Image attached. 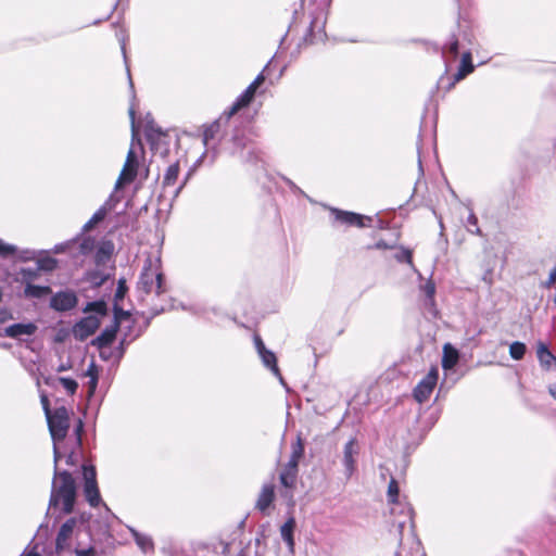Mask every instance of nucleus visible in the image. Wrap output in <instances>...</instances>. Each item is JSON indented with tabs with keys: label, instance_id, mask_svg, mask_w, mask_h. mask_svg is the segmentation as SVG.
Wrapping results in <instances>:
<instances>
[{
	"label": "nucleus",
	"instance_id": "1",
	"mask_svg": "<svg viewBox=\"0 0 556 556\" xmlns=\"http://www.w3.org/2000/svg\"><path fill=\"white\" fill-rule=\"evenodd\" d=\"M48 428L53 441V460L54 472L51 485V494L47 514H54L60 504L61 511L56 518L62 515L73 513L76 503V482L68 470H60L59 462L62 456L61 443L64 441L70 429V413L65 406L56 407L51 415L47 417Z\"/></svg>",
	"mask_w": 556,
	"mask_h": 556
},
{
	"label": "nucleus",
	"instance_id": "2",
	"mask_svg": "<svg viewBox=\"0 0 556 556\" xmlns=\"http://www.w3.org/2000/svg\"><path fill=\"white\" fill-rule=\"evenodd\" d=\"M243 109V92H241L233 104L224 111V113L212 124L206 126L203 131L202 142L208 147L211 141L223 131L224 136L229 137L235 143L241 146L243 130L241 128L243 122L238 113Z\"/></svg>",
	"mask_w": 556,
	"mask_h": 556
},
{
	"label": "nucleus",
	"instance_id": "3",
	"mask_svg": "<svg viewBox=\"0 0 556 556\" xmlns=\"http://www.w3.org/2000/svg\"><path fill=\"white\" fill-rule=\"evenodd\" d=\"M138 288L146 294L154 291L157 295H161L166 291L164 275L160 269L159 260L153 262L148 258L146 261L138 281Z\"/></svg>",
	"mask_w": 556,
	"mask_h": 556
},
{
	"label": "nucleus",
	"instance_id": "4",
	"mask_svg": "<svg viewBox=\"0 0 556 556\" xmlns=\"http://www.w3.org/2000/svg\"><path fill=\"white\" fill-rule=\"evenodd\" d=\"M81 468L84 479L83 493L85 500L91 507H97L102 504L105 507L106 511H110L108 506L102 502L97 482V471L94 466L85 464L83 465Z\"/></svg>",
	"mask_w": 556,
	"mask_h": 556
},
{
	"label": "nucleus",
	"instance_id": "5",
	"mask_svg": "<svg viewBox=\"0 0 556 556\" xmlns=\"http://www.w3.org/2000/svg\"><path fill=\"white\" fill-rule=\"evenodd\" d=\"M87 520L85 515H81L80 518L72 517L67 519L61 526L55 539V549L58 553L70 547V540L74 534L78 535L81 531L86 532Z\"/></svg>",
	"mask_w": 556,
	"mask_h": 556
},
{
	"label": "nucleus",
	"instance_id": "6",
	"mask_svg": "<svg viewBox=\"0 0 556 556\" xmlns=\"http://www.w3.org/2000/svg\"><path fill=\"white\" fill-rule=\"evenodd\" d=\"M439 378L437 368H431L430 371L419 381L414 389V397L417 402L424 403L431 395Z\"/></svg>",
	"mask_w": 556,
	"mask_h": 556
},
{
	"label": "nucleus",
	"instance_id": "7",
	"mask_svg": "<svg viewBox=\"0 0 556 556\" xmlns=\"http://www.w3.org/2000/svg\"><path fill=\"white\" fill-rule=\"evenodd\" d=\"M99 326L100 320L97 316H86L74 325L73 336L78 341H85L97 331Z\"/></svg>",
	"mask_w": 556,
	"mask_h": 556
},
{
	"label": "nucleus",
	"instance_id": "8",
	"mask_svg": "<svg viewBox=\"0 0 556 556\" xmlns=\"http://www.w3.org/2000/svg\"><path fill=\"white\" fill-rule=\"evenodd\" d=\"M359 454V447L355 438L350 439L343 447L342 463L345 470V477L349 479L356 470V459Z\"/></svg>",
	"mask_w": 556,
	"mask_h": 556
},
{
	"label": "nucleus",
	"instance_id": "9",
	"mask_svg": "<svg viewBox=\"0 0 556 556\" xmlns=\"http://www.w3.org/2000/svg\"><path fill=\"white\" fill-rule=\"evenodd\" d=\"M78 299L74 291H59L50 299V307L56 312H67L77 305Z\"/></svg>",
	"mask_w": 556,
	"mask_h": 556
},
{
	"label": "nucleus",
	"instance_id": "10",
	"mask_svg": "<svg viewBox=\"0 0 556 556\" xmlns=\"http://www.w3.org/2000/svg\"><path fill=\"white\" fill-rule=\"evenodd\" d=\"M138 160L132 148L129 149L124 167L115 184V189H118L124 184H129L135 180L137 176Z\"/></svg>",
	"mask_w": 556,
	"mask_h": 556
},
{
	"label": "nucleus",
	"instance_id": "11",
	"mask_svg": "<svg viewBox=\"0 0 556 556\" xmlns=\"http://www.w3.org/2000/svg\"><path fill=\"white\" fill-rule=\"evenodd\" d=\"M0 256L2 258L15 257L18 261L28 262L37 257V252L31 249L20 250L16 245L5 243L0 239Z\"/></svg>",
	"mask_w": 556,
	"mask_h": 556
},
{
	"label": "nucleus",
	"instance_id": "12",
	"mask_svg": "<svg viewBox=\"0 0 556 556\" xmlns=\"http://www.w3.org/2000/svg\"><path fill=\"white\" fill-rule=\"evenodd\" d=\"M269 63L263 68V71L255 77V79L245 88V116L248 115V111L250 108V102L252 99L262 94L265 91V81L268 75Z\"/></svg>",
	"mask_w": 556,
	"mask_h": 556
},
{
	"label": "nucleus",
	"instance_id": "13",
	"mask_svg": "<svg viewBox=\"0 0 556 556\" xmlns=\"http://www.w3.org/2000/svg\"><path fill=\"white\" fill-rule=\"evenodd\" d=\"M37 331V326L29 323H17L4 328L3 336L12 339H22L23 336H33Z\"/></svg>",
	"mask_w": 556,
	"mask_h": 556
},
{
	"label": "nucleus",
	"instance_id": "14",
	"mask_svg": "<svg viewBox=\"0 0 556 556\" xmlns=\"http://www.w3.org/2000/svg\"><path fill=\"white\" fill-rule=\"evenodd\" d=\"M115 206V200L113 195H110L109 199L93 213L91 218L83 226V231H90L97 224L102 222L109 212H111Z\"/></svg>",
	"mask_w": 556,
	"mask_h": 556
},
{
	"label": "nucleus",
	"instance_id": "15",
	"mask_svg": "<svg viewBox=\"0 0 556 556\" xmlns=\"http://www.w3.org/2000/svg\"><path fill=\"white\" fill-rule=\"evenodd\" d=\"M331 212L334 215L337 222L349 226L364 227V219L371 222V217H366L353 212L341 211L338 208H332Z\"/></svg>",
	"mask_w": 556,
	"mask_h": 556
},
{
	"label": "nucleus",
	"instance_id": "16",
	"mask_svg": "<svg viewBox=\"0 0 556 556\" xmlns=\"http://www.w3.org/2000/svg\"><path fill=\"white\" fill-rule=\"evenodd\" d=\"M119 326L117 321H113L112 325L105 327L101 333L91 341L93 346H97L99 350L109 348L116 338Z\"/></svg>",
	"mask_w": 556,
	"mask_h": 556
},
{
	"label": "nucleus",
	"instance_id": "17",
	"mask_svg": "<svg viewBox=\"0 0 556 556\" xmlns=\"http://www.w3.org/2000/svg\"><path fill=\"white\" fill-rule=\"evenodd\" d=\"M299 473V465L288 462L279 473V481L286 489H294Z\"/></svg>",
	"mask_w": 556,
	"mask_h": 556
},
{
	"label": "nucleus",
	"instance_id": "18",
	"mask_svg": "<svg viewBox=\"0 0 556 556\" xmlns=\"http://www.w3.org/2000/svg\"><path fill=\"white\" fill-rule=\"evenodd\" d=\"M147 141L150 143L151 149L157 150L161 144H166V134L157 126L147 125L146 128Z\"/></svg>",
	"mask_w": 556,
	"mask_h": 556
},
{
	"label": "nucleus",
	"instance_id": "19",
	"mask_svg": "<svg viewBox=\"0 0 556 556\" xmlns=\"http://www.w3.org/2000/svg\"><path fill=\"white\" fill-rule=\"evenodd\" d=\"M137 546L143 554H151L154 552V543L150 535L137 531L135 528L128 527Z\"/></svg>",
	"mask_w": 556,
	"mask_h": 556
},
{
	"label": "nucleus",
	"instance_id": "20",
	"mask_svg": "<svg viewBox=\"0 0 556 556\" xmlns=\"http://www.w3.org/2000/svg\"><path fill=\"white\" fill-rule=\"evenodd\" d=\"M536 356L540 365L548 370L552 364L556 365V356L549 351L548 345L542 341L536 344Z\"/></svg>",
	"mask_w": 556,
	"mask_h": 556
},
{
	"label": "nucleus",
	"instance_id": "21",
	"mask_svg": "<svg viewBox=\"0 0 556 556\" xmlns=\"http://www.w3.org/2000/svg\"><path fill=\"white\" fill-rule=\"evenodd\" d=\"M296 522L293 516H290L288 520L280 527V535L282 540L286 542L289 552L291 554L294 553V538L293 532L295 529Z\"/></svg>",
	"mask_w": 556,
	"mask_h": 556
},
{
	"label": "nucleus",
	"instance_id": "22",
	"mask_svg": "<svg viewBox=\"0 0 556 556\" xmlns=\"http://www.w3.org/2000/svg\"><path fill=\"white\" fill-rule=\"evenodd\" d=\"M51 293L52 289L49 286L26 283L24 288V296L27 299H42Z\"/></svg>",
	"mask_w": 556,
	"mask_h": 556
},
{
	"label": "nucleus",
	"instance_id": "23",
	"mask_svg": "<svg viewBox=\"0 0 556 556\" xmlns=\"http://www.w3.org/2000/svg\"><path fill=\"white\" fill-rule=\"evenodd\" d=\"M473 70H475V66L472 64L470 51H464L462 54L459 68L457 71V73L455 74V80L458 81V80L464 79L468 74L473 72Z\"/></svg>",
	"mask_w": 556,
	"mask_h": 556
},
{
	"label": "nucleus",
	"instance_id": "24",
	"mask_svg": "<svg viewBox=\"0 0 556 556\" xmlns=\"http://www.w3.org/2000/svg\"><path fill=\"white\" fill-rule=\"evenodd\" d=\"M262 358L263 364L271 370V372L279 379L280 383L286 386L285 379L277 365V357L271 351H267Z\"/></svg>",
	"mask_w": 556,
	"mask_h": 556
},
{
	"label": "nucleus",
	"instance_id": "25",
	"mask_svg": "<svg viewBox=\"0 0 556 556\" xmlns=\"http://www.w3.org/2000/svg\"><path fill=\"white\" fill-rule=\"evenodd\" d=\"M442 56L446 62L454 61L459 54V41L452 36L450 41L442 48Z\"/></svg>",
	"mask_w": 556,
	"mask_h": 556
},
{
	"label": "nucleus",
	"instance_id": "26",
	"mask_svg": "<svg viewBox=\"0 0 556 556\" xmlns=\"http://www.w3.org/2000/svg\"><path fill=\"white\" fill-rule=\"evenodd\" d=\"M273 500L274 488L271 485L264 486L258 496L256 506L261 511H265L270 506Z\"/></svg>",
	"mask_w": 556,
	"mask_h": 556
},
{
	"label": "nucleus",
	"instance_id": "27",
	"mask_svg": "<svg viewBox=\"0 0 556 556\" xmlns=\"http://www.w3.org/2000/svg\"><path fill=\"white\" fill-rule=\"evenodd\" d=\"M114 250V245L111 241L102 242V244L97 249L96 252V263L97 264H105L111 257Z\"/></svg>",
	"mask_w": 556,
	"mask_h": 556
},
{
	"label": "nucleus",
	"instance_id": "28",
	"mask_svg": "<svg viewBox=\"0 0 556 556\" xmlns=\"http://www.w3.org/2000/svg\"><path fill=\"white\" fill-rule=\"evenodd\" d=\"M442 366L444 369L454 367L458 361V352L453 349L450 344H445L443 349Z\"/></svg>",
	"mask_w": 556,
	"mask_h": 556
},
{
	"label": "nucleus",
	"instance_id": "29",
	"mask_svg": "<svg viewBox=\"0 0 556 556\" xmlns=\"http://www.w3.org/2000/svg\"><path fill=\"white\" fill-rule=\"evenodd\" d=\"M304 455V442L301 435L296 437V441L291 444V455L288 462H293L294 464L300 463L301 458Z\"/></svg>",
	"mask_w": 556,
	"mask_h": 556
},
{
	"label": "nucleus",
	"instance_id": "30",
	"mask_svg": "<svg viewBox=\"0 0 556 556\" xmlns=\"http://www.w3.org/2000/svg\"><path fill=\"white\" fill-rule=\"evenodd\" d=\"M178 174H179V162H175V163L170 164L165 172L164 180H163L164 188L173 186L178 178Z\"/></svg>",
	"mask_w": 556,
	"mask_h": 556
},
{
	"label": "nucleus",
	"instance_id": "31",
	"mask_svg": "<svg viewBox=\"0 0 556 556\" xmlns=\"http://www.w3.org/2000/svg\"><path fill=\"white\" fill-rule=\"evenodd\" d=\"M400 488L399 483L394 478H391L388 485V502L392 505H399Z\"/></svg>",
	"mask_w": 556,
	"mask_h": 556
},
{
	"label": "nucleus",
	"instance_id": "32",
	"mask_svg": "<svg viewBox=\"0 0 556 556\" xmlns=\"http://www.w3.org/2000/svg\"><path fill=\"white\" fill-rule=\"evenodd\" d=\"M85 312H93L98 315L105 316L108 313V306L104 301L88 302Z\"/></svg>",
	"mask_w": 556,
	"mask_h": 556
},
{
	"label": "nucleus",
	"instance_id": "33",
	"mask_svg": "<svg viewBox=\"0 0 556 556\" xmlns=\"http://www.w3.org/2000/svg\"><path fill=\"white\" fill-rule=\"evenodd\" d=\"M526 351V344L519 341L513 342L509 346V354L516 361L522 359Z\"/></svg>",
	"mask_w": 556,
	"mask_h": 556
},
{
	"label": "nucleus",
	"instance_id": "34",
	"mask_svg": "<svg viewBox=\"0 0 556 556\" xmlns=\"http://www.w3.org/2000/svg\"><path fill=\"white\" fill-rule=\"evenodd\" d=\"M56 260L50 256H45L37 260V267L39 270L52 271L56 268Z\"/></svg>",
	"mask_w": 556,
	"mask_h": 556
},
{
	"label": "nucleus",
	"instance_id": "35",
	"mask_svg": "<svg viewBox=\"0 0 556 556\" xmlns=\"http://www.w3.org/2000/svg\"><path fill=\"white\" fill-rule=\"evenodd\" d=\"M20 275L22 278V282L31 283L33 280L37 279L39 276V269L36 268H21Z\"/></svg>",
	"mask_w": 556,
	"mask_h": 556
},
{
	"label": "nucleus",
	"instance_id": "36",
	"mask_svg": "<svg viewBox=\"0 0 556 556\" xmlns=\"http://www.w3.org/2000/svg\"><path fill=\"white\" fill-rule=\"evenodd\" d=\"M59 381L61 382L63 388L66 390V392L71 395H73L78 388V383L76 382V380H74L72 378L60 377Z\"/></svg>",
	"mask_w": 556,
	"mask_h": 556
},
{
	"label": "nucleus",
	"instance_id": "37",
	"mask_svg": "<svg viewBox=\"0 0 556 556\" xmlns=\"http://www.w3.org/2000/svg\"><path fill=\"white\" fill-rule=\"evenodd\" d=\"M94 239L91 237L84 238L79 243L81 254H88L94 249Z\"/></svg>",
	"mask_w": 556,
	"mask_h": 556
},
{
	"label": "nucleus",
	"instance_id": "38",
	"mask_svg": "<svg viewBox=\"0 0 556 556\" xmlns=\"http://www.w3.org/2000/svg\"><path fill=\"white\" fill-rule=\"evenodd\" d=\"M315 23H316V21H312V23L309 25V28H308L306 35L304 36V41L306 43H314L316 41L317 37L320 38V39L323 38V31L321 30H319L318 34L314 33L313 29H314Z\"/></svg>",
	"mask_w": 556,
	"mask_h": 556
},
{
	"label": "nucleus",
	"instance_id": "39",
	"mask_svg": "<svg viewBox=\"0 0 556 556\" xmlns=\"http://www.w3.org/2000/svg\"><path fill=\"white\" fill-rule=\"evenodd\" d=\"M395 258L401 263L413 265V253L408 249H401V251L395 255Z\"/></svg>",
	"mask_w": 556,
	"mask_h": 556
},
{
	"label": "nucleus",
	"instance_id": "40",
	"mask_svg": "<svg viewBox=\"0 0 556 556\" xmlns=\"http://www.w3.org/2000/svg\"><path fill=\"white\" fill-rule=\"evenodd\" d=\"M467 227L470 232L481 235V230L478 227V218L473 213H471L467 218Z\"/></svg>",
	"mask_w": 556,
	"mask_h": 556
},
{
	"label": "nucleus",
	"instance_id": "41",
	"mask_svg": "<svg viewBox=\"0 0 556 556\" xmlns=\"http://www.w3.org/2000/svg\"><path fill=\"white\" fill-rule=\"evenodd\" d=\"M113 313H114L113 321H117V325H118V326H119V324H121V319H124V318L129 317V312L124 311V309H123L121 306H118L117 304H115V305H114Z\"/></svg>",
	"mask_w": 556,
	"mask_h": 556
},
{
	"label": "nucleus",
	"instance_id": "42",
	"mask_svg": "<svg viewBox=\"0 0 556 556\" xmlns=\"http://www.w3.org/2000/svg\"><path fill=\"white\" fill-rule=\"evenodd\" d=\"M83 430H84V422L81 419H78L75 428H74V433H75V444L77 447H79L81 445V433H83Z\"/></svg>",
	"mask_w": 556,
	"mask_h": 556
},
{
	"label": "nucleus",
	"instance_id": "43",
	"mask_svg": "<svg viewBox=\"0 0 556 556\" xmlns=\"http://www.w3.org/2000/svg\"><path fill=\"white\" fill-rule=\"evenodd\" d=\"M61 454H62V456H61L60 460H61L63 457H65V463H66V465H67V466H71V467H72V466H75V465H76V462H77V455L75 454V452H74V451H71L70 453H67L66 451H64V452H63V451L61 450Z\"/></svg>",
	"mask_w": 556,
	"mask_h": 556
},
{
	"label": "nucleus",
	"instance_id": "44",
	"mask_svg": "<svg viewBox=\"0 0 556 556\" xmlns=\"http://www.w3.org/2000/svg\"><path fill=\"white\" fill-rule=\"evenodd\" d=\"M127 291V287L124 280H119L116 291H115V301L122 300Z\"/></svg>",
	"mask_w": 556,
	"mask_h": 556
},
{
	"label": "nucleus",
	"instance_id": "45",
	"mask_svg": "<svg viewBox=\"0 0 556 556\" xmlns=\"http://www.w3.org/2000/svg\"><path fill=\"white\" fill-rule=\"evenodd\" d=\"M73 244H76V241H67V242L58 243L54 245L53 252L54 253H63Z\"/></svg>",
	"mask_w": 556,
	"mask_h": 556
},
{
	"label": "nucleus",
	"instance_id": "46",
	"mask_svg": "<svg viewBox=\"0 0 556 556\" xmlns=\"http://www.w3.org/2000/svg\"><path fill=\"white\" fill-rule=\"evenodd\" d=\"M128 114H129V117L131 121V132H132V140H134L135 137L137 136V128H136V123H135L136 110H135L134 105H131L129 108Z\"/></svg>",
	"mask_w": 556,
	"mask_h": 556
},
{
	"label": "nucleus",
	"instance_id": "47",
	"mask_svg": "<svg viewBox=\"0 0 556 556\" xmlns=\"http://www.w3.org/2000/svg\"><path fill=\"white\" fill-rule=\"evenodd\" d=\"M38 546L39 543H35L31 548L27 546L20 556H41L40 553L37 551Z\"/></svg>",
	"mask_w": 556,
	"mask_h": 556
},
{
	"label": "nucleus",
	"instance_id": "48",
	"mask_svg": "<svg viewBox=\"0 0 556 556\" xmlns=\"http://www.w3.org/2000/svg\"><path fill=\"white\" fill-rule=\"evenodd\" d=\"M85 375H86L87 377H89L90 379H92V377H99V370H98V367H97V365H96L93 362H91V363L89 364V366H88V368H87V370H86Z\"/></svg>",
	"mask_w": 556,
	"mask_h": 556
},
{
	"label": "nucleus",
	"instance_id": "49",
	"mask_svg": "<svg viewBox=\"0 0 556 556\" xmlns=\"http://www.w3.org/2000/svg\"><path fill=\"white\" fill-rule=\"evenodd\" d=\"M76 556H94L96 552L93 547L88 548H76L75 549Z\"/></svg>",
	"mask_w": 556,
	"mask_h": 556
},
{
	"label": "nucleus",
	"instance_id": "50",
	"mask_svg": "<svg viewBox=\"0 0 556 556\" xmlns=\"http://www.w3.org/2000/svg\"><path fill=\"white\" fill-rule=\"evenodd\" d=\"M41 404H42V408L45 410V415L47 418L49 415H51L53 413V410L50 409L49 400H48L47 395H45V394L41 395Z\"/></svg>",
	"mask_w": 556,
	"mask_h": 556
},
{
	"label": "nucleus",
	"instance_id": "51",
	"mask_svg": "<svg viewBox=\"0 0 556 556\" xmlns=\"http://www.w3.org/2000/svg\"><path fill=\"white\" fill-rule=\"evenodd\" d=\"M98 378L99 377H92V379L89 380L88 388H89V396H92L96 392L97 386H98Z\"/></svg>",
	"mask_w": 556,
	"mask_h": 556
},
{
	"label": "nucleus",
	"instance_id": "52",
	"mask_svg": "<svg viewBox=\"0 0 556 556\" xmlns=\"http://www.w3.org/2000/svg\"><path fill=\"white\" fill-rule=\"evenodd\" d=\"M125 341H126V340H125V339H123V340L119 342V344H118V346L116 348V350H115V353H116V355H117V358H118V359H121V358L123 357L124 353H125Z\"/></svg>",
	"mask_w": 556,
	"mask_h": 556
},
{
	"label": "nucleus",
	"instance_id": "53",
	"mask_svg": "<svg viewBox=\"0 0 556 556\" xmlns=\"http://www.w3.org/2000/svg\"><path fill=\"white\" fill-rule=\"evenodd\" d=\"M254 345L256 351L264 350V348H266L262 338L256 333L254 334Z\"/></svg>",
	"mask_w": 556,
	"mask_h": 556
},
{
	"label": "nucleus",
	"instance_id": "54",
	"mask_svg": "<svg viewBox=\"0 0 556 556\" xmlns=\"http://www.w3.org/2000/svg\"><path fill=\"white\" fill-rule=\"evenodd\" d=\"M118 40L121 42V49L124 56V61L127 64V55H126V40L124 36L118 37Z\"/></svg>",
	"mask_w": 556,
	"mask_h": 556
},
{
	"label": "nucleus",
	"instance_id": "55",
	"mask_svg": "<svg viewBox=\"0 0 556 556\" xmlns=\"http://www.w3.org/2000/svg\"><path fill=\"white\" fill-rule=\"evenodd\" d=\"M231 553V543L227 542L223 546V554L224 556H229Z\"/></svg>",
	"mask_w": 556,
	"mask_h": 556
},
{
	"label": "nucleus",
	"instance_id": "56",
	"mask_svg": "<svg viewBox=\"0 0 556 556\" xmlns=\"http://www.w3.org/2000/svg\"><path fill=\"white\" fill-rule=\"evenodd\" d=\"M434 290H435V289H434V285H432V283H428V285L426 286V293H427V295H428L429 298L433 296V294H434Z\"/></svg>",
	"mask_w": 556,
	"mask_h": 556
},
{
	"label": "nucleus",
	"instance_id": "57",
	"mask_svg": "<svg viewBox=\"0 0 556 556\" xmlns=\"http://www.w3.org/2000/svg\"><path fill=\"white\" fill-rule=\"evenodd\" d=\"M112 356V352H106L104 349L100 350V357L104 361L110 359Z\"/></svg>",
	"mask_w": 556,
	"mask_h": 556
},
{
	"label": "nucleus",
	"instance_id": "58",
	"mask_svg": "<svg viewBox=\"0 0 556 556\" xmlns=\"http://www.w3.org/2000/svg\"><path fill=\"white\" fill-rule=\"evenodd\" d=\"M11 315L7 311H0V323H4Z\"/></svg>",
	"mask_w": 556,
	"mask_h": 556
},
{
	"label": "nucleus",
	"instance_id": "59",
	"mask_svg": "<svg viewBox=\"0 0 556 556\" xmlns=\"http://www.w3.org/2000/svg\"><path fill=\"white\" fill-rule=\"evenodd\" d=\"M406 510V517H407V520H412L413 519V509L408 506L406 507H403V509L401 510L402 513Z\"/></svg>",
	"mask_w": 556,
	"mask_h": 556
},
{
	"label": "nucleus",
	"instance_id": "60",
	"mask_svg": "<svg viewBox=\"0 0 556 556\" xmlns=\"http://www.w3.org/2000/svg\"><path fill=\"white\" fill-rule=\"evenodd\" d=\"M189 176H190V173H188V175H187V177H186L185 181H184V182H182V184H181V185H180V186L175 190V192H174V197H177V195L179 194V192L181 191V189H182V187L185 186V184H186L187 179L189 178Z\"/></svg>",
	"mask_w": 556,
	"mask_h": 556
},
{
	"label": "nucleus",
	"instance_id": "61",
	"mask_svg": "<svg viewBox=\"0 0 556 556\" xmlns=\"http://www.w3.org/2000/svg\"><path fill=\"white\" fill-rule=\"evenodd\" d=\"M548 392L556 400V384L549 386Z\"/></svg>",
	"mask_w": 556,
	"mask_h": 556
},
{
	"label": "nucleus",
	"instance_id": "62",
	"mask_svg": "<svg viewBox=\"0 0 556 556\" xmlns=\"http://www.w3.org/2000/svg\"><path fill=\"white\" fill-rule=\"evenodd\" d=\"M405 523H406V520H399V521H397V527H399L400 531H402V530H403V528H404Z\"/></svg>",
	"mask_w": 556,
	"mask_h": 556
},
{
	"label": "nucleus",
	"instance_id": "63",
	"mask_svg": "<svg viewBox=\"0 0 556 556\" xmlns=\"http://www.w3.org/2000/svg\"><path fill=\"white\" fill-rule=\"evenodd\" d=\"M117 8V2L113 5L111 12L109 13V15L104 18V21L109 20L111 17V15L113 14V12L115 11V9Z\"/></svg>",
	"mask_w": 556,
	"mask_h": 556
},
{
	"label": "nucleus",
	"instance_id": "64",
	"mask_svg": "<svg viewBox=\"0 0 556 556\" xmlns=\"http://www.w3.org/2000/svg\"><path fill=\"white\" fill-rule=\"evenodd\" d=\"M268 350L266 348H264V350H260L257 351V354L260 355V357H263V355L267 352Z\"/></svg>",
	"mask_w": 556,
	"mask_h": 556
}]
</instances>
